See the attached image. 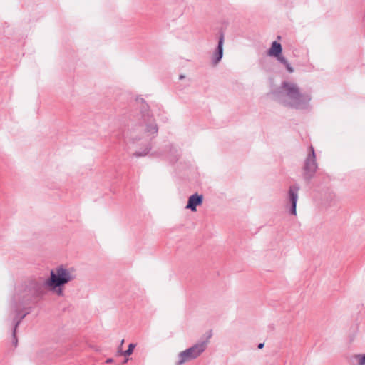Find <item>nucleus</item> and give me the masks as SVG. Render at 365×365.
Listing matches in <instances>:
<instances>
[{
    "mask_svg": "<svg viewBox=\"0 0 365 365\" xmlns=\"http://www.w3.org/2000/svg\"><path fill=\"white\" fill-rule=\"evenodd\" d=\"M275 96L279 101L295 108H304L311 100L309 95L301 93L296 83L289 81L282 83Z\"/></svg>",
    "mask_w": 365,
    "mask_h": 365,
    "instance_id": "1",
    "label": "nucleus"
},
{
    "mask_svg": "<svg viewBox=\"0 0 365 365\" xmlns=\"http://www.w3.org/2000/svg\"><path fill=\"white\" fill-rule=\"evenodd\" d=\"M211 336L212 332L210 331L206 339L198 341L191 347L180 352L178 356V360L176 361L175 365H182L200 356L206 350Z\"/></svg>",
    "mask_w": 365,
    "mask_h": 365,
    "instance_id": "2",
    "label": "nucleus"
},
{
    "mask_svg": "<svg viewBox=\"0 0 365 365\" xmlns=\"http://www.w3.org/2000/svg\"><path fill=\"white\" fill-rule=\"evenodd\" d=\"M76 277L73 269H67L63 266L58 267L55 270L51 271V277L47 279L46 284L51 289L61 287Z\"/></svg>",
    "mask_w": 365,
    "mask_h": 365,
    "instance_id": "3",
    "label": "nucleus"
},
{
    "mask_svg": "<svg viewBox=\"0 0 365 365\" xmlns=\"http://www.w3.org/2000/svg\"><path fill=\"white\" fill-rule=\"evenodd\" d=\"M136 101H140L143 103L140 123L142 124L143 127H145L144 131L148 133V135L157 133L158 131V128L155 123V119L150 113L148 106L144 102L143 98H138Z\"/></svg>",
    "mask_w": 365,
    "mask_h": 365,
    "instance_id": "4",
    "label": "nucleus"
},
{
    "mask_svg": "<svg viewBox=\"0 0 365 365\" xmlns=\"http://www.w3.org/2000/svg\"><path fill=\"white\" fill-rule=\"evenodd\" d=\"M317 169V165L316 163V155L314 148L309 147V153L308 154L304 163V178L307 180H309L312 178Z\"/></svg>",
    "mask_w": 365,
    "mask_h": 365,
    "instance_id": "5",
    "label": "nucleus"
},
{
    "mask_svg": "<svg viewBox=\"0 0 365 365\" xmlns=\"http://www.w3.org/2000/svg\"><path fill=\"white\" fill-rule=\"evenodd\" d=\"M19 300V297L15 296L12 302H11V310L14 314V318H13V324H14V329H13V343L15 346L17 344V338L16 336V329L18 326L20 324L23 319L26 316L28 312L21 314L19 310V306L18 304L17 301Z\"/></svg>",
    "mask_w": 365,
    "mask_h": 365,
    "instance_id": "6",
    "label": "nucleus"
},
{
    "mask_svg": "<svg viewBox=\"0 0 365 365\" xmlns=\"http://www.w3.org/2000/svg\"><path fill=\"white\" fill-rule=\"evenodd\" d=\"M299 187L298 185H292L289 187L287 195V203L290 204L289 212L292 215H297V202L298 200V192ZM288 207V204H287Z\"/></svg>",
    "mask_w": 365,
    "mask_h": 365,
    "instance_id": "7",
    "label": "nucleus"
},
{
    "mask_svg": "<svg viewBox=\"0 0 365 365\" xmlns=\"http://www.w3.org/2000/svg\"><path fill=\"white\" fill-rule=\"evenodd\" d=\"M47 279H39L38 280H33L29 283V288L31 289V294L37 296L44 294L46 287L48 285L46 284Z\"/></svg>",
    "mask_w": 365,
    "mask_h": 365,
    "instance_id": "8",
    "label": "nucleus"
},
{
    "mask_svg": "<svg viewBox=\"0 0 365 365\" xmlns=\"http://www.w3.org/2000/svg\"><path fill=\"white\" fill-rule=\"evenodd\" d=\"M202 202L203 196L198 193H195L188 198L187 205L185 208L190 209L192 212H195L197 210V206L201 205Z\"/></svg>",
    "mask_w": 365,
    "mask_h": 365,
    "instance_id": "9",
    "label": "nucleus"
},
{
    "mask_svg": "<svg viewBox=\"0 0 365 365\" xmlns=\"http://www.w3.org/2000/svg\"><path fill=\"white\" fill-rule=\"evenodd\" d=\"M223 43H224V35L222 34L220 36L218 46L216 52L213 54L212 61L214 65H217L223 55Z\"/></svg>",
    "mask_w": 365,
    "mask_h": 365,
    "instance_id": "10",
    "label": "nucleus"
},
{
    "mask_svg": "<svg viewBox=\"0 0 365 365\" xmlns=\"http://www.w3.org/2000/svg\"><path fill=\"white\" fill-rule=\"evenodd\" d=\"M282 48L279 43H277V41H274L272 43L271 48L268 51V55L269 56H278L279 54L282 53Z\"/></svg>",
    "mask_w": 365,
    "mask_h": 365,
    "instance_id": "11",
    "label": "nucleus"
},
{
    "mask_svg": "<svg viewBox=\"0 0 365 365\" xmlns=\"http://www.w3.org/2000/svg\"><path fill=\"white\" fill-rule=\"evenodd\" d=\"M275 58H277V59L286 67L287 70L289 73H292L294 71L293 68L290 66L287 59L281 54H279L278 56H275Z\"/></svg>",
    "mask_w": 365,
    "mask_h": 365,
    "instance_id": "12",
    "label": "nucleus"
},
{
    "mask_svg": "<svg viewBox=\"0 0 365 365\" xmlns=\"http://www.w3.org/2000/svg\"><path fill=\"white\" fill-rule=\"evenodd\" d=\"M135 346L136 345L135 344H130L128 346V349L126 351H125L124 352H123L122 355H123L125 356H130L133 353V349L135 347Z\"/></svg>",
    "mask_w": 365,
    "mask_h": 365,
    "instance_id": "13",
    "label": "nucleus"
},
{
    "mask_svg": "<svg viewBox=\"0 0 365 365\" xmlns=\"http://www.w3.org/2000/svg\"><path fill=\"white\" fill-rule=\"evenodd\" d=\"M354 358L357 360L359 365H365V354L364 355L356 354Z\"/></svg>",
    "mask_w": 365,
    "mask_h": 365,
    "instance_id": "14",
    "label": "nucleus"
},
{
    "mask_svg": "<svg viewBox=\"0 0 365 365\" xmlns=\"http://www.w3.org/2000/svg\"><path fill=\"white\" fill-rule=\"evenodd\" d=\"M150 148H146L143 152H136L134 153V155L136 157H141L146 155L150 151Z\"/></svg>",
    "mask_w": 365,
    "mask_h": 365,
    "instance_id": "15",
    "label": "nucleus"
},
{
    "mask_svg": "<svg viewBox=\"0 0 365 365\" xmlns=\"http://www.w3.org/2000/svg\"><path fill=\"white\" fill-rule=\"evenodd\" d=\"M58 290L56 292L57 294L58 295H62L63 294V290L61 287H58Z\"/></svg>",
    "mask_w": 365,
    "mask_h": 365,
    "instance_id": "16",
    "label": "nucleus"
},
{
    "mask_svg": "<svg viewBox=\"0 0 365 365\" xmlns=\"http://www.w3.org/2000/svg\"><path fill=\"white\" fill-rule=\"evenodd\" d=\"M106 362L107 364L112 363V362H113V359H108L106 361Z\"/></svg>",
    "mask_w": 365,
    "mask_h": 365,
    "instance_id": "17",
    "label": "nucleus"
},
{
    "mask_svg": "<svg viewBox=\"0 0 365 365\" xmlns=\"http://www.w3.org/2000/svg\"><path fill=\"white\" fill-rule=\"evenodd\" d=\"M263 346H264V343H260V344L258 345V348H259V349H262Z\"/></svg>",
    "mask_w": 365,
    "mask_h": 365,
    "instance_id": "18",
    "label": "nucleus"
},
{
    "mask_svg": "<svg viewBox=\"0 0 365 365\" xmlns=\"http://www.w3.org/2000/svg\"><path fill=\"white\" fill-rule=\"evenodd\" d=\"M185 78V76H184L183 75H180V79H182V78Z\"/></svg>",
    "mask_w": 365,
    "mask_h": 365,
    "instance_id": "19",
    "label": "nucleus"
}]
</instances>
